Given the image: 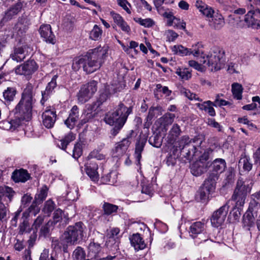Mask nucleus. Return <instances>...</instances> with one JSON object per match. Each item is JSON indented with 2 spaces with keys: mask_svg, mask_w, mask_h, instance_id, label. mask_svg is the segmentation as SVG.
Instances as JSON below:
<instances>
[{
  "mask_svg": "<svg viewBox=\"0 0 260 260\" xmlns=\"http://www.w3.org/2000/svg\"><path fill=\"white\" fill-rule=\"evenodd\" d=\"M17 91L14 87H8L3 92V97L7 102L13 101L15 97Z\"/></svg>",
  "mask_w": 260,
  "mask_h": 260,
  "instance_id": "obj_38",
  "label": "nucleus"
},
{
  "mask_svg": "<svg viewBox=\"0 0 260 260\" xmlns=\"http://www.w3.org/2000/svg\"><path fill=\"white\" fill-rule=\"evenodd\" d=\"M55 204L51 200H47L44 204L43 211L45 214L49 216L51 213L54 210Z\"/></svg>",
  "mask_w": 260,
  "mask_h": 260,
  "instance_id": "obj_48",
  "label": "nucleus"
},
{
  "mask_svg": "<svg viewBox=\"0 0 260 260\" xmlns=\"http://www.w3.org/2000/svg\"><path fill=\"white\" fill-rule=\"evenodd\" d=\"M257 216H254L251 212L247 211L243 216V224L244 226H252Z\"/></svg>",
  "mask_w": 260,
  "mask_h": 260,
  "instance_id": "obj_39",
  "label": "nucleus"
},
{
  "mask_svg": "<svg viewBox=\"0 0 260 260\" xmlns=\"http://www.w3.org/2000/svg\"><path fill=\"white\" fill-rule=\"evenodd\" d=\"M118 5L122 7L128 14H131V11L129 7H131V4L127 0H116Z\"/></svg>",
  "mask_w": 260,
  "mask_h": 260,
  "instance_id": "obj_59",
  "label": "nucleus"
},
{
  "mask_svg": "<svg viewBox=\"0 0 260 260\" xmlns=\"http://www.w3.org/2000/svg\"><path fill=\"white\" fill-rule=\"evenodd\" d=\"M132 108L127 107L124 104L120 103L113 112H109L104 117L105 122L113 126L111 129V134L115 137L122 129L125 123L127 117L132 112Z\"/></svg>",
  "mask_w": 260,
  "mask_h": 260,
  "instance_id": "obj_2",
  "label": "nucleus"
},
{
  "mask_svg": "<svg viewBox=\"0 0 260 260\" xmlns=\"http://www.w3.org/2000/svg\"><path fill=\"white\" fill-rule=\"evenodd\" d=\"M79 117V108L75 105L71 109L68 118L64 121V123L68 128L73 129Z\"/></svg>",
  "mask_w": 260,
  "mask_h": 260,
  "instance_id": "obj_20",
  "label": "nucleus"
},
{
  "mask_svg": "<svg viewBox=\"0 0 260 260\" xmlns=\"http://www.w3.org/2000/svg\"><path fill=\"white\" fill-rule=\"evenodd\" d=\"M201 62L206 64L211 71L221 69L225 62L224 52L217 47H213L209 54L202 57Z\"/></svg>",
  "mask_w": 260,
  "mask_h": 260,
  "instance_id": "obj_5",
  "label": "nucleus"
},
{
  "mask_svg": "<svg viewBox=\"0 0 260 260\" xmlns=\"http://www.w3.org/2000/svg\"><path fill=\"white\" fill-rule=\"evenodd\" d=\"M129 240L131 245L134 247L137 251L144 249L146 244L143 239L141 237L140 234L138 233L134 234L129 237Z\"/></svg>",
  "mask_w": 260,
  "mask_h": 260,
  "instance_id": "obj_22",
  "label": "nucleus"
},
{
  "mask_svg": "<svg viewBox=\"0 0 260 260\" xmlns=\"http://www.w3.org/2000/svg\"><path fill=\"white\" fill-rule=\"evenodd\" d=\"M29 174L26 170L20 169L15 171L12 175V178L15 182H25L29 179Z\"/></svg>",
  "mask_w": 260,
  "mask_h": 260,
  "instance_id": "obj_25",
  "label": "nucleus"
},
{
  "mask_svg": "<svg viewBox=\"0 0 260 260\" xmlns=\"http://www.w3.org/2000/svg\"><path fill=\"white\" fill-rule=\"evenodd\" d=\"M243 89V87L241 84L238 83H233L232 85V91L234 98L238 100H241Z\"/></svg>",
  "mask_w": 260,
  "mask_h": 260,
  "instance_id": "obj_37",
  "label": "nucleus"
},
{
  "mask_svg": "<svg viewBox=\"0 0 260 260\" xmlns=\"http://www.w3.org/2000/svg\"><path fill=\"white\" fill-rule=\"evenodd\" d=\"M195 105L201 110L207 112L211 116H214L216 114L215 110L213 107V106H215L216 105L210 101H207L203 103H197Z\"/></svg>",
  "mask_w": 260,
  "mask_h": 260,
  "instance_id": "obj_26",
  "label": "nucleus"
},
{
  "mask_svg": "<svg viewBox=\"0 0 260 260\" xmlns=\"http://www.w3.org/2000/svg\"><path fill=\"white\" fill-rule=\"evenodd\" d=\"M38 69V66L34 60H28L23 64L17 66L15 72L17 75L30 76Z\"/></svg>",
  "mask_w": 260,
  "mask_h": 260,
  "instance_id": "obj_14",
  "label": "nucleus"
},
{
  "mask_svg": "<svg viewBox=\"0 0 260 260\" xmlns=\"http://www.w3.org/2000/svg\"><path fill=\"white\" fill-rule=\"evenodd\" d=\"M73 256L74 260H86L85 259V253L83 249L81 247H78L74 251Z\"/></svg>",
  "mask_w": 260,
  "mask_h": 260,
  "instance_id": "obj_50",
  "label": "nucleus"
},
{
  "mask_svg": "<svg viewBox=\"0 0 260 260\" xmlns=\"http://www.w3.org/2000/svg\"><path fill=\"white\" fill-rule=\"evenodd\" d=\"M218 179L213 178L212 176L209 175L208 178L205 180L202 187L211 192H213L215 189L216 181Z\"/></svg>",
  "mask_w": 260,
  "mask_h": 260,
  "instance_id": "obj_36",
  "label": "nucleus"
},
{
  "mask_svg": "<svg viewBox=\"0 0 260 260\" xmlns=\"http://www.w3.org/2000/svg\"><path fill=\"white\" fill-rule=\"evenodd\" d=\"M40 34L44 41L52 44L56 42L55 37L51 30L50 24H42L39 29Z\"/></svg>",
  "mask_w": 260,
  "mask_h": 260,
  "instance_id": "obj_16",
  "label": "nucleus"
},
{
  "mask_svg": "<svg viewBox=\"0 0 260 260\" xmlns=\"http://www.w3.org/2000/svg\"><path fill=\"white\" fill-rule=\"evenodd\" d=\"M181 133L180 126L177 124H174L170 129L168 138V142L170 144H173Z\"/></svg>",
  "mask_w": 260,
  "mask_h": 260,
  "instance_id": "obj_32",
  "label": "nucleus"
},
{
  "mask_svg": "<svg viewBox=\"0 0 260 260\" xmlns=\"http://www.w3.org/2000/svg\"><path fill=\"white\" fill-rule=\"evenodd\" d=\"M97 82L92 80L81 88L78 94L79 102L83 104L88 101L97 91Z\"/></svg>",
  "mask_w": 260,
  "mask_h": 260,
  "instance_id": "obj_11",
  "label": "nucleus"
},
{
  "mask_svg": "<svg viewBox=\"0 0 260 260\" xmlns=\"http://www.w3.org/2000/svg\"><path fill=\"white\" fill-rule=\"evenodd\" d=\"M254 164L255 166H260V147L258 148L253 154Z\"/></svg>",
  "mask_w": 260,
  "mask_h": 260,
  "instance_id": "obj_64",
  "label": "nucleus"
},
{
  "mask_svg": "<svg viewBox=\"0 0 260 260\" xmlns=\"http://www.w3.org/2000/svg\"><path fill=\"white\" fill-rule=\"evenodd\" d=\"M88 249L89 252L92 253L95 256L101 251V247L99 243L92 242L88 246Z\"/></svg>",
  "mask_w": 260,
  "mask_h": 260,
  "instance_id": "obj_53",
  "label": "nucleus"
},
{
  "mask_svg": "<svg viewBox=\"0 0 260 260\" xmlns=\"http://www.w3.org/2000/svg\"><path fill=\"white\" fill-rule=\"evenodd\" d=\"M202 48V45L200 43H197L192 45L191 48L189 49L190 55L193 54L194 56H199L200 55H202L203 53Z\"/></svg>",
  "mask_w": 260,
  "mask_h": 260,
  "instance_id": "obj_46",
  "label": "nucleus"
},
{
  "mask_svg": "<svg viewBox=\"0 0 260 260\" xmlns=\"http://www.w3.org/2000/svg\"><path fill=\"white\" fill-rule=\"evenodd\" d=\"M28 23L27 19L24 17H19L18 22L15 25V29L17 31V34L19 36L23 35L28 29Z\"/></svg>",
  "mask_w": 260,
  "mask_h": 260,
  "instance_id": "obj_28",
  "label": "nucleus"
},
{
  "mask_svg": "<svg viewBox=\"0 0 260 260\" xmlns=\"http://www.w3.org/2000/svg\"><path fill=\"white\" fill-rule=\"evenodd\" d=\"M98 166L96 164L92 162L85 166L86 173L87 175L94 181L98 179L97 170Z\"/></svg>",
  "mask_w": 260,
  "mask_h": 260,
  "instance_id": "obj_29",
  "label": "nucleus"
},
{
  "mask_svg": "<svg viewBox=\"0 0 260 260\" xmlns=\"http://www.w3.org/2000/svg\"><path fill=\"white\" fill-rule=\"evenodd\" d=\"M207 123L209 126L216 128L218 132L222 131V126L218 122H216L214 119H208Z\"/></svg>",
  "mask_w": 260,
  "mask_h": 260,
  "instance_id": "obj_63",
  "label": "nucleus"
},
{
  "mask_svg": "<svg viewBox=\"0 0 260 260\" xmlns=\"http://www.w3.org/2000/svg\"><path fill=\"white\" fill-rule=\"evenodd\" d=\"M181 92L186 98H187L190 100H195L200 102L202 101V100L201 99L197 94L191 92L190 90L187 89L183 88L181 90Z\"/></svg>",
  "mask_w": 260,
  "mask_h": 260,
  "instance_id": "obj_52",
  "label": "nucleus"
},
{
  "mask_svg": "<svg viewBox=\"0 0 260 260\" xmlns=\"http://www.w3.org/2000/svg\"><path fill=\"white\" fill-rule=\"evenodd\" d=\"M239 164L242 166V168L244 171L248 172L252 168L253 164L250 157L248 155H244L240 159Z\"/></svg>",
  "mask_w": 260,
  "mask_h": 260,
  "instance_id": "obj_33",
  "label": "nucleus"
},
{
  "mask_svg": "<svg viewBox=\"0 0 260 260\" xmlns=\"http://www.w3.org/2000/svg\"><path fill=\"white\" fill-rule=\"evenodd\" d=\"M133 133V131H132L131 134L127 135L126 138H123L121 141L115 144L112 151L113 157H120L125 153L132 142V134Z\"/></svg>",
  "mask_w": 260,
  "mask_h": 260,
  "instance_id": "obj_13",
  "label": "nucleus"
},
{
  "mask_svg": "<svg viewBox=\"0 0 260 260\" xmlns=\"http://www.w3.org/2000/svg\"><path fill=\"white\" fill-rule=\"evenodd\" d=\"M21 220L22 222H20L18 228V234L23 235L25 233L29 232L30 228L27 213H22Z\"/></svg>",
  "mask_w": 260,
  "mask_h": 260,
  "instance_id": "obj_30",
  "label": "nucleus"
},
{
  "mask_svg": "<svg viewBox=\"0 0 260 260\" xmlns=\"http://www.w3.org/2000/svg\"><path fill=\"white\" fill-rule=\"evenodd\" d=\"M23 6V2L18 1L17 3L12 5L7 11L5 13V15L3 17L1 23L8 21L13 18V17L19 14Z\"/></svg>",
  "mask_w": 260,
  "mask_h": 260,
  "instance_id": "obj_17",
  "label": "nucleus"
},
{
  "mask_svg": "<svg viewBox=\"0 0 260 260\" xmlns=\"http://www.w3.org/2000/svg\"><path fill=\"white\" fill-rule=\"evenodd\" d=\"M102 32V29L98 25L95 24L90 32L89 37L93 40H98L101 38Z\"/></svg>",
  "mask_w": 260,
  "mask_h": 260,
  "instance_id": "obj_43",
  "label": "nucleus"
},
{
  "mask_svg": "<svg viewBox=\"0 0 260 260\" xmlns=\"http://www.w3.org/2000/svg\"><path fill=\"white\" fill-rule=\"evenodd\" d=\"M57 77V75H54L47 84L45 90L42 91V99L40 103L42 105L49 99L54 92V88L57 86L56 79Z\"/></svg>",
  "mask_w": 260,
  "mask_h": 260,
  "instance_id": "obj_18",
  "label": "nucleus"
},
{
  "mask_svg": "<svg viewBox=\"0 0 260 260\" xmlns=\"http://www.w3.org/2000/svg\"><path fill=\"white\" fill-rule=\"evenodd\" d=\"M210 150H204L202 154H200L198 157L199 159L197 160V162H200L201 164H206L208 166V162H207L209 158Z\"/></svg>",
  "mask_w": 260,
  "mask_h": 260,
  "instance_id": "obj_55",
  "label": "nucleus"
},
{
  "mask_svg": "<svg viewBox=\"0 0 260 260\" xmlns=\"http://www.w3.org/2000/svg\"><path fill=\"white\" fill-rule=\"evenodd\" d=\"M82 154V147L80 143H77L75 146L73 150V157L78 159Z\"/></svg>",
  "mask_w": 260,
  "mask_h": 260,
  "instance_id": "obj_56",
  "label": "nucleus"
},
{
  "mask_svg": "<svg viewBox=\"0 0 260 260\" xmlns=\"http://www.w3.org/2000/svg\"><path fill=\"white\" fill-rule=\"evenodd\" d=\"M143 7L149 11L152 10L151 6L145 0H140V2L137 3L138 10L142 11Z\"/></svg>",
  "mask_w": 260,
  "mask_h": 260,
  "instance_id": "obj_62",
  "label": "nucleus"
},
{
  "mask_svg": "<svg viewBox=\"0 0 260 260\" xmlns=\"http://www.w3.org/2000/svg\"><path fill=\"white\" fill-rule=\"evenodd\" d=\"M48 188L46 185L43 186L36 194L35 201L41 204L46 198L48 194Z\"/></svg>",
  "mask_w": 260,
  "mask_h": 260,
  "instance_id": "obj_34",
  "label": "nucleus"
},
{
  "mask_svg": "<svg viewBox=\"0 0 260 260\" xmlns=\"http://www.w3.org/2000/svg\"><path fill=\"white\" fill-rule=\"evenodd\" d=\"M22 211V209H21V208H19L17 211H16L14 213V215L13 217L11 220V224L12 226L14 227H16L17 226V220L20 217V216L21 215V212Z\"/></svg>",
  "mask_w": 260,
  "mask_h": 260,
  "instance_id": "obj_61",
  "label": "nucleus"
},
{
  "mask_svg": "<svg viewBox=\"0 0 260 260\" xmlns=\"http://www.w3.org/2000/svg\"><path fill=\"white\" fill-rule=\"evenodd\" d=\"M28 56L27 51L25 46L16 48L14 49V53L11 55V57L13 60L20 62L23 60Z\"/></svg>",
  "mask_w": 260,
  "mask_h": 260,
  "instance_id": "obj_24",
  "label": "nucleus"
},
{
  "mask_svg": "<svg viewBox=\"0 0 260 260\" xmlns=\"http://www.w3.org/2000/svg\"><path fill=\"white\" fill-rule=\"evenodd\" d=\"M109 98V94L107 91H105L100 94V97L96 102L92 105H89L84 113L85 118L81 120L82 123H85L89 120L94 117L96 113L93 112L100 107L103 103L106 102Z\"/></svg>",
  "mask_w": 260,
  "mask_h": 260,
  "instance_id": "obj_9",
  "label": "nucleus"
},
{
  "mask_svg": "<svg viewBox=\"0 0 260 260\" xmlns=\"http://www.w3.org/2000/svg\"><path fill=\"white\" fill-rule=\"evenodd\" d=\"M176 74L183 80H188L191 77V71L188 69L178 68L176 70Z\"/></svg>",
  "mask_w": 260,
  "mask_h": 260,
  "instance_id": "obj_47",
  "label": "nucleus"
},
{
  "mask_svg": "<svg viewBox=\"0 0 260 260\" xmlns=\"http://www.w3.org/2000/svg\"><path fill=\"white\" fill-rule=\"evenodd\" d=\"M102 208L104 211V214L111 215L117 212L118 207L116 205L104 202Z\"/></svg>",
  "mask_w": 260,
  "mask_h": 260,
  "instance_id": "obj_41",
  "label": "nucleus"
},
{
  "mask_svg": "<svg viewBox=\"0 0 260 260\" xmlns=\"http://www.w3.org/2000/svg\"><path fill=\"white\" fill-rule=\"evenodd\" d=\"M207 168V165L201 164L196 161L192 165L190 169L191 173L193 176H199L206 171Z\"/></svg>",
  "mask_w": 260,
  "mask_h": 260,
  "instance_id": "obj_31",
  "label": "nucleus"
},
{
  "mask_svg": "<svg viewBox=\"0 0 260 260\" xmlns=\"http://www.w3.org/2000/svg\"><path fill=\"white\" fill-rule=\"evenodd\" d=\"M64 219V221L66 222L68 220V216L65 215L63 211L60 209L56 210L53 214V222L56 223Z\"/></svg>",
  "mask_w": 260,
  "mask_h": 260,
  "instance_id": "obj_40",
  "label": "nucleus"
},
{
  "mask_svg": "<svg viewBox=\"0 0 260 260\" xmlns=\"http://www.w3.org/2000/svg\"><path fill=\"white\" fill-rule=\"evenodd\" d=\"M189 234L198 244L211 239L205 229V224L201 221L195 222L190 225Z\"/></svg>",
  "mask_w": 260,
  "mask_h": 260,
  "instance_id": "obj_8",
  "label": "nucleus"
},
{
  "mask_svg": "<svg viewBox=\"0 0 260 260\" xmlns=\"http://www.w3.org/2000/svg\"><path fill=\"white\" fill-rule=\"evenodd\" d=\"M259 209H260L259 202L252 199L249 203L247 210L251 212L254 216H257Z\"/></svg>",
  "mask_w": 260,
  "mask_h": 260,
  "instance_id": "obj_45",
  "label": "nucleus"
},
{
  "mask_svg": "<svg viewBox=\"0 0 260 260\" xmlns=\"http://www.w3.org/2000/svg\"><path fill=\"white\" fill-rule=\"evenodd\" d=\"M229 209V206L225 204L213 213L211 217V222L213 226L218 228L223 223Z\"/></svg>",
  "mask_w": 260,
  "mask_h": 260,
  "instance_id": "obj_12",
  "label": "nucleus"
},
{
  "mask_svg": "<svg viewBox=\"0 0 260 260\" xmlns=\"http://www.w3.org/2000/svg\"><path fill=\"white\" fill-rule=\"evenodd\" d=\"M56 112L53 109H47L42 114V122L47 128H52L56 121Z\"/></svg>",
  "mask_w": 260,
  "mask_h": 260,
  "instance_id": "obj_19",
  "label": "nucleus"
},
{
  "mask_svg": "<svg viewBox=\"0 0 260 260\" xmlns=\"http://www.w3.org/2000/svg\"><path fill=\"white\" fill-rule=\"evenodd\" d=\"M159 139V138L157 135H154L149 138L148 141L152 146L158 148L161 145V142Z\"/></svg>",
  "mask_w": 260,
  "mask_h": 260,
  "instance_id": "obj_60",
  "label": "nucleus"
},
{
  "mask_svg": "<svg viewBox=\"0 0 260 260\" xmlns=\"http://www.w3.org/2000/svg\"><path fill=\"white\" fill-rule=\"evenodd\" d=\"M108 51V46L107 45L90 50L84 56V71L87 74H90L99 70L107 56Z\"/></svg>",
  "mask_w": 260,
  "mask_h": 260,
  "instance_id": "obj_4",
  "label": "nucleus"
},
{
  "mask_svg": "<svg viewBox=\"0 0 260 260\" xmlns=\"http://www.w3.org/2000/svg\"><path fill=\"white\" fill-rule=\"evenodd\" d=\"M85 230L84 224L82 222H78L67 228L62 238L68 244H77L82 240L85 234Z\"/></svg>",
  "mask_w": 260,
  "mask_h": 260,
  "instance_id": "obj_6",
  "label": "nucleus"
},
{
  "mask_svg": "<svg viewBox=\"0 0 260 260\" xmlns=\"http://www.w3.org/2000/svg\"><path fill=\"white\" fill-rule=\"evenodd\" d=\"M224 24V20L223 16L217 13L213 15L211 20H210V25L215 29H220Z\"/></svg>",
  "mask_w": 260,
  "mask_h": 260,
  "instance_id": "obj_27",
  "label": "nucleus"
},
{
  "mask_svg": "<svg viewBox=\"0 0 260 260\" xmlns=\"http://www.w3.org/2000/svg\"><path fill=\"white\" fill-rule=\"evenodd\" d=\"M37 204L38 203L34 201L30 206L23 212L27 213L28 217L30 214L35 216L40 212V208Z\"/></svg>",
  "mask_w": 260,
  "mask_h": 260,
  "instance_id": "obj_51",
  "label": "nucleus"
},
{
  "mask_svg": "<svg viewBox=\"0 0 260 260\" xmlns=\"http://www.w3.org/2000/svg\"><path fill=\"white\" fill-rule=\"evenodd\" d=\"M251 186L242 179L239 178L237 181L235 189L232 196V200L236 202L235 206L238 210L243 206L247 194L250 193Z\"/></svg>",
  "mask_w": 260,
  "mask_h": 260,
  "instance_id": "obj_7",
  "label": "nucleus"
},
{
  "mask_svg": "<svg viewBox=\"0 0 260 260\" xmlns=\"http://www.w3.org/2000/svg\"><path fill=\"white\" fill-rule=\"evenodd\" d=\"M156 110V108L153 107H151L149 109L148 114L146 118V121L145 123V126L146 127L149 126L151 124V120L155 116V111Z\"/></svg>",
  "mask_w": 260,
  "mask_h": 260,
  "instance_id": "obj_57",
  "label": "nucleus"
},
{
  "mask_svg": "<svg viewBox=\"0 0 260 260\" xmlns=\"http://www.w3.org/2000/svg\"><path fill=\"white\" fill-rule=\"evenodd\" d=\"M33 102L32 87L30 85H27L14 111L15 119L7 122V124L10 125V128L13 127L15 128L20 125L21 121H28L30 119Z\"/></svg>",
  "mask_w": 260,
  "mask_h": 260,
  "instance_id": "obj_1",
  "label": "nucleus"
},
{
  "mask_svg": "<svg viewBox=\"0 0 260 260\" xmlns=\"http://www.w3.org/2000/svg\"><path fill=\"white\" fill-rule=\"evenodd\" d=\"M76 136L73 133H69L60 140V144H58L60 148L66 151L68 144L75 139Z\"/></svg>",
  "mask_w": 260,
  "mask_h": 260,
  "instance_id": "obj_35",
  "label": "nucleus"
},
{
  "mask_svg": "<svg viewBox=\"0 0 260 260\" xmlns=\"http://www.w3.org/2000/svg\"><path fill=\"white\" fill-rule=\"evenodd\" d=\"M172 51L175 54L180 56L190 55L189 49L185 48L182 45L174 46L172 48Z\"/></svg>",
  "mask_w": 260,
  "mask_h": 260,
  "instance_id": "obj_42",
  "label": "nucleus"
},
{
  "mask_svg": "<svg viewBox=\"0 0 260 260\" xmlns=\"http://www.w3.org/2000/svg\"><path fill=\"white\" fill-rule=\"evenodd\" d=\"M204 16L208 18H212L215 13L211 7L206 5L205 7L200 11Z\"/></svg>",
  "mask_w": 260,
  "mask_h": 260,
  "instance_id": "obj_58",
  "label": "nucleus"
},
{
  "mask_svg": "<svg viewBox=\"0 0 260 260\" xmlns=\"http://www.w3.org/2000/svg\"><path fill=\"white\" fill-rule=\"evenodd\" d=\"M14 194L12 188L8 186H0V220L2 222L7 220V215L9 212L8 206L2 202L3 198L6 197L11 202Z\"/></svg>",
  "mask_w": 260,
  "mask_h": 260,
  "instance_id": "obj_10",
  "label": "nucleus"
},
{
  "mask_svg": "<svg viewBox=\"0 0 260 260\" xmlns=\"http://www.w3.org/2000/svg\"><path fill=\"white\" fill-rule=\"evenodd\" d=\"M146 142V138H141L138 140L136 144L135 156L138 166L140 165V160L142 157L141 153L143 151Z\"/></svg>",
  "mask_w": 260,
  "mask_h": 260,
  "instance_id": "obj_23",
  "label": "nucleus"
},
{
  "mask_svg": "<svg viewBox=\"0 0 260 260\" xmlns=\"http://www.w3.org/2000/svg\"><path fill=\"white\" fill-rule=\"evenodd\" d=\"M175 116L174 114L167 113L163 115L160 119L159 120L161 124L164 126L171 124L174 120Z\"/></svg>",
  "mask_w": 260,
  "mask_h": 260,
  "instance_id": "obj_44",
  "label": "nucleus"
},
{
  "mask_svg": "<svg viewBox=\"0 0 260 260\" xmlns=\"http://www.w3.org/2000/svg\"><path fill=\"white\" fill-rule=\"evenodd\" d=\"M198 139H190L188 136H183L172 148L173 154L178 156L182 155L187 159L191 160L202 153V148L200 146H196L193 143Z\"/></svg>",
  "mask_w": 260,
  "mask_h": 260,
  "instance_id": "obj_3",
  "label": "nucleus"
},
{
  "mask_svg": "<svg viewBox=\"0 0 260 260\" xmlns=\"http://www.w3.org/2000/svg\"><path fill=\"white\" fill-rule=\"evenodd\" d=\"M209 175L213 178H218L219 175L222 173L226 167V162L224 159L216 158L209 166Z\"/></svg>",
  "mask_w": 260,
  "mask_h": 260,
  "instance_id": "obj_15",
  "label": "nucleus"
},
{
  "mask_svg": "<svg viewBox=\"0 0 260 260\" xmlns=\"http://www.w3.org/2000/svg\"><path fill=\"white\" fill-rule=\"evenodd\" d=\"M84 57L80 58H76L73 60V62L72 64V69L74 71L79 70L81 67H82L84 69V67L85 65Z\"/></svg>",
  "mask_w": 260,
  "mask_h": 260,
  "instance_id": "obj_54",
  "label": "nucleus"
},
{
  "mask_svg": "<svg viewBox=\"0 0 260 260\" xmlns=\"http://www.w3.org/2000/svg\"><path fill=\"white\" fill-rule=\"evenodd\" d=\"M253 13L252 11H249L245 15L244 21L246 23V26L254 29H260V20L254 18Z\"/></svg>",
  "mask_w": 260,
  "mask_h": 260,
  "instance_id": "obj_21",
  "label": "nucleus"
},
{
  "mask_svg": "<svg viewBox=\"0 0 260 260\" xmlns=\"http://www.w3.org/2000/svg\"><path fill=\"white\" fill-rule=\"evenodd\" d=\"M134 20L135 22L145 27H150L154 25V22L151 18L142 19L141 18H135Z\"/></svg>",
  "mask_w": 260,
  "mask_h": 260,
  "instance_id": "obj_49",
  "label": "nucleus"
}]
</instances>
